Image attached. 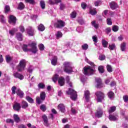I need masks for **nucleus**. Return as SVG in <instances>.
I'll return each mask as SVG.
<instances>
[{
  "label": "nucleus",
  "instance_id": "nucleus-7",
  "mask_svg": "<svg viewBox=\"0 0 128 128\" xmlns=\"http://www.w3.org/2000/svg\"><path fill=\"white\" fill-rule=\"evenodd\" d=\"M55 26L57 28H62L66 26V22L62 20H58L57 22L55 24Z\"/></svg>",
  "mask_w": 128,
  "mask_h": 128
},
{
  "label": "nucleus",
  "instance_id": "nucleus-36",
  "mask_svg": "<svg viewBox=\"0 0 128 128\" xmlns=\"http://www.w3.org/2000/svg\"><path fill=\"white\" fill-rule=\"evenodd\" d=\"M26 99L30 104H34V99H32V98H30V96H26Z\"/></svg>",
  "mask_w": 128,
  "mask_h": 128
},
{
  "label": "nucleus",
  "instance_id": "nucleus-38",
  "mask_svg": "<svg viewBox=\"0 0 128 128\" xmlns=\"http://www.w3.org/2000/svg\"><path fill=\"white\" fill-rule=\"evenodd\" d=\"M0 22L2 24H5L6 22V18H4V16L3 15L0 16Z\"/></svg>",
  "mask_w": 128,
  "mask_h": 128
},
{
  "label": "nucleus",
  "instance_id": "nucleus-9",
  "mask_svg": "<svg viewBox=\"0 0 128 128\" xmlns=\"http://www.w3.org/2000/svg\"><path fill=\"white\" fill-rule=\"evenodd\" d=\"M26 31L27 34H28L31 36H32L34 34V28L30 26H28L26 28Z\"/></svg>",
  "mask_w": 128,
  "mask_h": 128
},
{
  "label": "nucleus",
  "instance_id": "nucleus-59",
  "mask_svg": "<svg viewBox=\"0 0 128 128\" xmlns=\"http://www.w3.org/2000/svg\"><path fill=\"white\" fill-rule=\"evenodd\" d=\"M80 80L82 82H84L86 80V78L84 76H81Z\"/></svg>",
  "mask_w": 128,
  "mask_h": 128
},
{
  "label": "nucleus",
  "instance_id": "nucleus-46",
  "mask_svg": "<svg viewBox=\"0 0 128 128\" xmlns=\"http://www.w3.org/2000/svg\"><path fill=\"white\" fill-rule=\"evenodd\" d=\"M107 24L108 26H112V18H108L106 20Z\"/></svg>",
  "mask_w": 128,
  "mask_h": 128
},
{
  "label": "nucleus",
  "instance_id": "nucleus-18",
  "mask_svg": "<svg viewBox=\"0 0 128 128\" xmlns=\"http://www.w3.org/2000/svg\"><path fill=\"white\" fill-rule=\"evenodd\" d=\"M21 108L24 110H26V108H28V103L25 100H22L21 102Z\"/></svg>",
  "mask_w": 128,
  "mask_h": 128
},
{
  "label": "nucleus",
  "instance_id": "nucleus-64",
  "mask_svg": "<svg viewBox=\"0 0 128 128\" xmlns=\"http://www.w3.org/2000/svg\"><path fill=\"white\" fill-rule=\"evenodd\" d=\"M92 40L94 42H98V37L96 36H92Z\"/></svg>",
  "mask_w": 128,
  "mask_h": 128
},
{
  "label": "nucleus",
  "instance_id": "nucleus-26",
  "mask_svg": "<svg viewBox=\"0 0 128 128\" xmlns=\"http://www.w3.org/2000/svg\"><path fill=\"white\" fill-rule=\"evenodd\" d=\"M25 6H24V3L20 2L18 4V10H24V8Z\"/></svg>",
  "mask_w": 128,
  "mask_h": 128
},
{
  "label": "nucleus",
  "instance_id": "nucleus-44",
  "mask_svg": "<svg viewBox=\"0 0 128 128\" xmlns=\"http://www.w3.org/2000/svg\"><path fill=\"white\" fill-rule=\"evenodd\" d=\"M92 24L95 28H98V24L96 23V21L92 22Z\"/></svg>",
  "mask_w": 128,
  "mask_h": 128
},
{
  "label": "nucleus",
  "instance_id": "nucleus-45",
  "mask_svg": "<svg viewBox=\"0 0 128 128\" xmlns=\"http://www.w3.org/2000/svg\"><path fill=\"white\" fill-rule=\"evenodd\" d=\"M40 5L42 8L44 9L46 8V4L44 3V1L41 0L40 2Z\"/></svg>",
  "mask_w": 128,
  "mask_h": 128
},
{
  "label": "nucleus",
  "instance_id": "nucleus-5",
  "mask_svg": "<svg viewBox=\"0 0 128 128\" xmlns=\"http://www.w3.org/2000/svg\"><path fill=\"white\" fill-rule=\"evenodd\" d=\"M66 94H67L70 95V98H72V100H76V98H78V94L72 88H69L68 90L66 92Z\"/></svg>",
  "mask_w": 128,
  "mask_h": 128
},
{
  "label": "nucleus",
  "instance_id": "nucleus-16",
  "mask_svg": "<svg viewBox=\"0 0 128 128\" xmlns=\"http://www.w3.org/2000/svg\"><path fill=\"white\" fill-rule=\"evenodd\" d=\"M109 120L111 122H114L116 120H118V116H116L114 114H110Z\"/></svg>",
  "mask_w": 128,
  "mask_h": 128
},
{
  "label": "nucleus",
  "instance_id": "nucleus-11",
  "mask_svg": "<svg viewBox=\"0 0 128 128\" xmlns=\"http://www.w3.org/2000/svg\"><path fill=\"white\" fill-rule=\"evenodd\" d=\"M13 108L14 110H16V112L20 111V108H22L20 104L18 102H14L13 106Z\"/></svg>",
  "mask_w": 128,
  "mask_h": 128
},
{
  "label": "nucleus",
  "instance_id": "nucleus-35",
  "mask_svg": "<svg viewBox=\"0 0 128 128\" xmlns=\"http://www.w3.org/2000/svg\"><path fill=\"white\" fill-rule=\"evenodd\" d=\"M71 112L72 114H76L78 112V110L74 107L71 106Z\"/></svg>",
  "mask_w": 128,
  "mask_h": 128
},
{
  "label": "nucleus",
  "instance_id": "nucleus-2",
  "mask_svg": "<svg viewBox=\"0 0 128 128\" xmlns=\"http://www.w3.org/2000/svg\"><path fill=\"white\" fill-rule=\"evenodd\" d=\"M64 70L66 74H72V68H74L72 66V62H64Z\"/></svg>",
  "mask_w": 128,
  "mask_h": 128
},
{
  "label": "nucleus",
  "instance_id": "nucleus-57",
  "mask_svg": "<svg viewBox=\"0 0 128 128\" xmlns=\"http://www.w3.org/2000/svg\"><path fill=\"white\" fill-rule=\"evenodd\" d=\"M38 48L40 50H44V46L42 44H40L38 45Z\"/></svg>",
  "mask_w": 128,
  "mask_h": 128
},
{
  "label": "nucleus",
  "instance_id": "nucleus-62",
  "mask_svg": "<svg viewBox=\"0 0 128 128\" xmlns=\"http://www.w3.org/2000/svg\"><path fill=\"white\" fill-rule=\"evenodd\" d=\"M66 8V5L62 3L60 4V10H64V8Z\"/></svg>",
  "mask_w": 128,
  "mask_h": 128
},
{
  "label": "nucleus",
  "instance_id": "nucleus-43",
  "mask_svg": "<svg viewBox=\"0 0 128 128\" xmlns=\"http://www.w3.org/2000/svg\"><path fill=\"white\" fill-rule=\"evenodd\" d=\"M66 80L68 84L70 86V88H72V84L70 82V76H66Z\"/></svg>",
  "mask_w": 128,
  "mask_h": 128
},
{
  "label": "nucleus",
  "instance_id": "nucleus-25",
  "mask_svg": "<svg viewBox=\"0 0 128 128\" xmlns=\"http://www.w3.org/2000/svg\"><path fill=\"white\" fill-rule=\"evenodd\" d=\"M55 36H56V38L57 40H58V39L60 38H62V32H60V31H58L56 33Z\"/></svg>",
  "mask_w": 128,
  "mask_h": 128
},
{
  "label": "nucleus",
  "instance_id": "nucleus-58",
  "mask_svg": "<svg viewBox=\"0 0 128 128\" xmlns=\"http://www.w3.org/2000/svg\"><path fill=\"white\" fill-rule=\"evenodd\" d=\"M85 60H86V62H88V64H90L92 66H94V62H91L90 61L88 60V59L87 58H85Z\"/></svg>",
  "mask_w": 128,
  "mask_h": 128
},
{
  "label": "nucleus",
  "instance_id": "nucleus-3",
  "mask_svg": "<svg viewBox=\"0 0 128 128\" xmlns=\"http://www.w3.org/2000/svg\"><path fill=\"white\" fill-rule=\"evenodd\" d=\"M26 60H20L19 64L16 66V70L18 72H22L26 68Z\"/></svg>",
  "mask_w": 128,
  "mask_h": 128
},
{
  "label": "nucleus",
  "instance_id": "nucleus-31",
  "mask_svg": "<svg viewBox=\"0 0 128 128\" xmlns=\"http://www.w3.org/2000/svg\"><path fill=\"white\" fill-rule=\"evenodd\" d=\"M16 32H18V28H13L12 30H9V34H10V36H14Z\"/></svg>",
  "mask_w": 128,
  "mask_h": 128
},
{
  "label": "nucleus",
  "instance_id": "nucleus-51",
  "mask_svg": "<svg viewBox=\"0 0 128 128\" xmlns=\"http://www.w3.org/2000/svg\"><path fill=\"white\" fill-rule=\"evenodd\" d=\"M102 4V2L100 0H98L94 2L95 6H98Z\"/></svg>",
  "mask_w": 128,
  "mask_h": 128
},
{
  "label": "nucleus",
  "instance_id": "nucleus-60",
  "mask_svg": "<svg viewBox=\"0 0 128 128\" xmlns=\"http://www.w3.org/2000/svg\"><path fill=\"white\" fill-rule=\"evenodd\" d=\"M99 60H106V56H104V55H100L99 56Z\"/></svg>",
  "mask_w": 128,
  "mask_h": 128
},
{
  "label": "nucleus",
  "instance_id": "nucleus-49",
  "mask_svg": "<svg viewBox=\"0 0 128 128\" xmlns=\"http://www.w3.org/2000/svg\"><path fill=\"white\" fill-rule=\"evenodd\" d=\"M4 10H5V13L8 14L10 10V8L9 6H6L4 8Z\"/></svg>",
  "mask_w": 128,
  "mask_h": 128
},
{
  "label": "nucleus",
  "instance_id": "nucleus-63",
  "mask_svg": "<svg viewBox=\"0 0 128 128\" xmlns=\"http://www.w3.org/2000/svg\"><path fill=\"white\" fill-rule=\"evenodd\" d=\"M20 32H24V27L22 25L20 26Z\"/></svg>",
  "mask_w": 128,
  "mask_h": 128
},
{
  "label": "nucleus",
  "instance_id": "nucleus-56",
  "mask_svg": "<svg viewBox=\"0 0 128 128\" xmlns=\"http://www.w3.org/2000/svg\"><path fill=\"white\" fill-rule=\"evenodd\" d=\"M40 109L41 110H42V112H46V105H41L40 106Z\"/></svg>",
  "mask_w": 128,
  "mask_h": 128
},
{
  "label": "nucleus",
  "instance_id": "nucleus-17",
  "mask_svg": "<svg viewBox=\"0 0 128 128\" xmlns=\"http://www.w3.org/2000/svg\"><path fill=\"white\" fill-rule=\"evenodd\" d=\"M58 84L60 86H64V78L62 76L59 78L58 80Z\"/></svg>",
  "mask_w": 128,
  "mask_h": 128
},
{
  "label": "nucleus",
  "instance_id": "nucleus-61",
  "mask_svg": "<svg viewBox=\"0 0 128 128\" xmlns=\"http://www.w3.org/2000/svg\"><path fill=\"white\" fill-rule=\"evenodd\" d=\"M105 32H106V34H110V32H112V28H106L105 30Z\"/></svg>",
  "mask_w": 128,
  "mask_h": 128
},
{
  "label": "nucleus",
  "instance_id": "nucleus-34",
  "mask_svg": "<svg viewBox=\"0 0 128 128\" xmlns=\"http://www.w3.org/2000/svg\"><path fill=\"white\" fill-rule=\"evenodd\" d=\"M60 78V76L58 74H54L52 77V80L54 82H58V80Z\"/></svg>",
  "mask_w": 128,
  "mask_h": 128
},
{
  "label": "nucleus",
  "instance_id": "nucleus-21",
  "mask_svg": "<svg viewBox=\"0 0 128 128\" xmlns=\"http://www.w3.org/2000/svg\"><path fill=\"white\" fill-rule=\"evenodd\" d=\"M60 2H62L60 0H48V4H60Z\"/></svg>",
  "mask_w": 128,
  "mask_h": 128
},
{
  "label": "nucleus",
  "instance_id": "nucleus-39",
  "mask_svg": "<svg viewBox=\"0 0 128 128\" xmlns=\"http://www.w3.org/2000/svg\"><path fill=\"white\" fill-rule=\"evenodd\" d=\"M90 13L92 16H94V14H96V8L90 9Z\"/></svg>",
  "mask_w": 128,
  "mask_h": 128
},
{
  "label": "nucleus",
  "instance_id": "nucleus-54",
  "mask_svg": "<svg viewBox=\"0 0 128 128\" xmlns=\"http://www.w3.org/2000/svg\"><path fill=\"white\" fill-rule=\"evenodd\" d=\"M46 87V85L43 83H40L38 84V88H44Z\"/></svg>",
  "mask_w": 128,
  "mask_h": 128
},
{
  "label": "nucleus",
  "instance_id": "nucleus-32",
  "mask_svg": "<svg viewBox=\"0 0 128 128\" xmlns=\"http://www.w3.org/2000/svg\"><path fill=\"white\" fill-rule=\"evenodd\" d=\"M40 98L42 100H46V92H41L40 94Z\"/></svg>",
  "mask_w": 128,
  "mask_h": 128
},
{
  "label": "nucleus",
  "instance_id": "nucleus-20",
  "mask_svg": "<svg viewBox=\"0 0 128 128\" xmlns=\"http://www.w3.org/2000/svg\"><path fill=\"white\" fill-rule=\"evenodd\" d=\"M51 64L52 66H56L58 64V58L56 56H54L51 60Z\"/></svg>",
  "mask_w": 128,
  "mask_h": 128
},
{
  "label": "nucleus",
  "instance_id": "nucleus-29",
  "mask_svg": "<svg viewBox=\"0 0 128 128\" xmlns=\"http://www.w3.org/2000/svg\"><path fill=\"white\" fill-rule=\"evenodd\" d=\"M38 30H40V32H44L46 30V27H44V26L42 24H40L38 26Z\"/></svg>",
  "mask_w": 128,
  "mask_h": 128
},
{
  "label": "nucleus",
  "instance_id": "nucleus-12",
  "mask_svg": "<svg viewBox=\"0 0 128 128\" xmlns=\"http://www.w3.org/2000/svg\"><path fill=\"white\" fill-rule=\"evenodd\" d=\"M102 114H104L102 109V108H98V110H97L95 114L96 116V118H102Z\"/></svg>",
  "mask_w": 128,
  "mask_h": 128
},
{
  "label": "nucleus",
  "instance_id": "nucleus-27",
  "mask_svg": "<svg viewBox=\"0 0 128 128\" xmlns=\"http://www.w3.org/2000/svg\"><path fill=\"white\" fill-rule=\"evenodd\" d=\"M16 38L18 40H20V42L22 40V34L20 32L16 34Z\"/></svg>",
  "mask_w": 128,
  "mask_h": 128
},
{
  "label": "nucleus",
  "instance_id": "nucleus-28",
  "mask_svg": "<svg viewBox=\"0 0 128 128\" xmlns=\"http://www.w3.org/2000/svg\"><path fill=\"white\" fill-rule=\"evenodd\" d=\"M14 122L18 124V122H20V117H18V114H14Z\"/></svg>",
  "mask_w": 128,
  "mask_h": 128
},
{
  "label": "nucleus",
  "instance_id": "nucleus-30",
  "mask_svg": "<svg viewBox=\"0 0 128 128\" xmlns=\"http://www.w3.org/2000/svg\"><path fill=\"white\" fill-rule=\"evenodd\" d=\"M98 70L100 74H104V66H100L98 68Z\"/></svg>",
  "mask_w": 128,
  "mask_h": 128
},
{
  "label": "nucleus",
  "instance_id": "nucleus-6",
  "mask_svg": "<svg viewBox=\"0 0 128 128\" xmlns=\"http://www.w3.org/2000/svg\"><path fill=\"white\" fill-rule=\"evenodd\" d=\"M96 96L97 98L98 102H101L102 100L104 98V94L101 92H96Z\"/></svg>",
  "mask_w": 128,
  "mask_h": 128
},
{
  "label": "nucleus",
  "instance_id": "nucleus-53",
  "mask_svg": "<svg viewBox=\"0 0 128 128\" xmlns=\"http://www.w3.org/2000/svg\"><path fill=\"white\" fill-rule=\"evenodd\" d=\"M6 62H10L12 60V57H10V56L8 55L6 56Z\"/></svg>",
  "mask_w": 128,
  "mask_h": 128
},
{
  "label": "nucleus",
  "instance_id": "nucleus-19",
  "mask_svg": "<svg viewBox=\"0 0 128 128\" xmlns=\"http://www.w3.org/2000/svg\"><path fill=\"white\" fill-rule=\"evenodd\" d=\"M42 118L43 119V120L44 122V124L46 126H48V117L46 115H43L42 116Z\"/></svg>",
  "mask_w": 128,
  "mask_h": 128
},
{
  "label": "nucleus",
  "instance_id": "nucleus-50",
  "mask_svg": "<svg viewBox=\"0 0 128 128\" xmlns=\"http://www.w3.org/2000/svg\"><path fill=\"white\" fill-rule=\"evenodd\" d=\"M26 2H28L30 4H36V1L34 0H25Z\"/></svg>",
  "mask_w": 128,
  "mask_h": 128
},
{
  "label": "nucleus",
  "instance_id": "nucleus-14",
  "mask_svg": "<svg viewBox=\"0 0 128 128\" xmlns=\"http://www.w3.org/2000/svg\"><path fill=\"white\" fill-rule=\"evenodd\" d=\"M90 91L88 90L84 91V98H85V100L87 102H90Z\"/></svg>",
  "mask_w": 128,
  "mask_h": 128
},
{
  "label": "nucleus",
  "instance_id": "nucleus-40",
  "mask_svg": "<svg viewBox=\"0 0 128 128\" xmlns=\"http://www.w3.org/2000/svg\"><path fill=\"white\" fill-rule=\"evenodd\" d=\"M120 48L122 52H124V50H126V43L123 42L121 44Z\"/></svg>",
  "mask_w": 128,
  "mask_h": 128
},
{
  "label": "nucleus",
  "instance_id": "nucleus-24",
  "mask_svg": "<svg viewBox=\"0 0 128 128\" xmlns=\"http://www.w3.org/2000/svg\"><path fill=\"white\" fill-rule=\"evenodd\" d=\"M108 98H110V100H114V92L110 91L108 93Z\"/></svg>",
  "mask_w": 128,
  "mask_h": 128
},
{
  "label": "nucleus",
  "instance_id": "nucleus-4",
  "mask_svg": "<svg viewBox=\"0 0 128 128\" xmlns=\"http://www.w3.org/2000/svg\"><path fill=\"white\" fill-rule=\"evenodd\" d=\"M94 69L90 66H88L84 68L83 72L85 76H92V74H94Z\"/></svg>",
  "mask_w": 128,
  "mask_h": 128
},
{
  "label": "nucleus",
  "instance_id": "nucleus-8",
  "mask_svg": "<svg viewBox=\"0 0 128 128\" xmlns=\"http://www.w3.org/2000/svg\"><path fill=\"white\" fill-rule=\"evenodd\" d=\"M13 76L16 78H18L20 80H22L24 78V76L22 74L19 73L18 72H13Z\"/></svg>",
  "mask_w": 128,
  "mask_h": 128
},
{
  "label": "nucleus",
  "instance_id": "nucleus-13",
  "mask_svg": "<svg viewBox=\"0 0 128 128\" xmlns=\"http://www.w3.org/2000/svg\"><path fill=\"white\" fill-rule=\"evenodd\" d=\"M96 82L97 84L96 88H102L104 85L102 82V79L100 78H96Z\"/></svg>",
  "mask_w": 128,
  "mask_h": 128
},
{
  "label": "nucleus",
  "instance_id": "nucleus-33",
  "mask_svg": "<svg viewBox=\"0 0 128 128\" xmlns=\"http://www.w3.org/2000/svg\"><path fill=\"white\" fill-rule=\"evenodd\" d=\"M116 110V108L115 106H112L108 110V111L109 114H112V112H115Z\"/></svg>",
  "mask_w": 128,
  "mask_h": 128
},
{
  "label": "nucleus",
  "instance_id": "nucleus-15",
  "mask_svg": "<svg viewBox=\"0 0 128 128\" xmlns=\"http://www.w3.org/2000/svg\"><path fill=\"white\" fill-rule=\"evenodd\" d=\"M58 110H60V112H61L64 113L66 112V107L64 104H61L58 105Z\"/></svg>",
  "mask_w": 128,
  "mask_h": 128
},
{
  "label": "nucleus",
  "instance_id": "nucleus-48",
  "mask_svg": "<svg viewBox=\"0 0 128 128\" xmlns=\"http://www.w3.org/2000/svg\"><path fill=\"white\" fill-rule=\"evenodd\" d=\"M106 68L108 72H112V66L110 65H107Z\"/></svg>",
  "mask_w": 128,
  "mask_h": 128
},
{
  "label": "nucleus",
  "instance_id": "nucleus-23",
  "mask_svg": "<svg viewBox=\"0 0 128 128\" xmlns=\"http://www.w3.org/2000/svg\"><path fill=\"white\" fill-rule=\"evenodd\" d=\"M16 94L20 98H24V92L22 91L20 89H18L16 91Z\"/></svg>",
  "mask_w": 128,
  "mask_h": 128
},
{
  "label": "nucleus",
  "instance_id": "nucleus-52",
  "mask_svg": "<svg viewBox=\"0 0 128 128\" xmlns=\"http://www.w3.org/2000/svg\"><path fill=\"white\" fill-rule=\"evenodd\" d=\"M42 99L40 97H36V102H37V104H40L42 102Z\"/></svg>",
  "mask_w": 128,
  "mask_h": 128
},
{
  "label": "nucleus",
  "instance_id": "nucleus-47",
  "mask_svg": "<svg viewBox=\"0 0 128 128\" xmlns=\"http://www.w3.org/2000/svg\"><path fill=\"white\" fill-rule=\"evenodd\" d=\"M82 49H83L84 50H86L88 48V45L86 44H84L82 46Z\"/></svg>",
  "mask_w": 128,
  "mask_h": 128
},
{
  "label": "nucleus",
  "instance_id": "nucleus-1",
  "mask_svg": "<svg viewBox=\"0 0 128 128\" xmlns=\"http://www.w3.org/2000/svg\"><path fill=\"white\" fill-rule=\"evenodd\" d=\"M22 50L24 52H31L32 54H36L38 52V47L36 46V42H32L28 45L24 44L22 46Z\"/></svg>",
  "mask_w": 128,
  "mask_h": 128
},
{
  "label": "nucleus",
  "instance_id": "nucleus-10",
  "mask_svg": "<svg viewBox=\"0 0 128 128\" xmlns=\"http://www.w3.org/2000/svg\"><path fill=\"white\" fill-rule=\"evenodd\" d=\"M8 22L10 24H11L14 26V24H16V18L14 16L10 15L8 17Z\"/></svg>",
  "mask_w": 128,
  "mask_h": 128
},
{
  "label": "nucleus",
  "instance_id": "nucleus-42",
  "mask_svg": "<svg viewBox=\"0 0 128 128\" xmlns=\"http://www.w3.org/2000/svg\"><path fill=\"white\" fill-rule=\"evenodd\" d=\"M109 50H114V48H116V44H113L109 45L108 47Z\"/></svg>",
  "mask_w": 128,
  "mask_h": 128
},
{
  "label": "nucleus",
  "instance_id": "nucleus-41",
  "mask_svg": "<svg viewBox=\"0 0 128 128\" xmlns=\"http://www.w3.org/2000/svg\"><path fill=\"white\" fill-rule=\"evenodd\" d=\"M112 30L114 32H116L118 31V26H114L112 27Z\"/></svg>",
  "mask_w": 128,
  "mask_h": 128
},
{
  "label": "nucleus",
  "instance_id": "nucleus-37",
  "mask_svg": "<svg viewBox=\"0 0 128 128\" xmlns=\"http://www.w3.org/2000/svg\"><path fill=\"white\" fill-rule=\"evenodd\" d=\"M108 44V42L106 40H102V45L104 46V48H107Z\"/></svg>",
  "mask_w": 128,
  "mask_h": 128
},
{
  "label": "nucleus",
  "instance_id": "nucleus-55",
  "mask_svg": "<svg viewBox=\"0 0 128 128\" xmlns=\"http://www.w3.org/2000/svg\"><path fill=\"white\" fill-rule=\"evenodd\" d=\"M70 16L72 18H76V12H72V13L71 14Z\"/></svg>",
  "mask_w": 128,
  "mask_h": 128
},
{
  "label": "nucleus",
  "instance_id": "nucleus-22",
  "mask_svg": "<svg viewBox=\"0 0 128 128\" xmlns=\"http://www.w3.org/2000/svg\"><path fill=\"white\" fill-rule=\"evenodd\" d=\"M110 8L112 10H116L118 8V4L114 2H112L110 4Z\"/></svg>",
  "mask_w": 128,
  "mask_h": 128
}]
</instances>
